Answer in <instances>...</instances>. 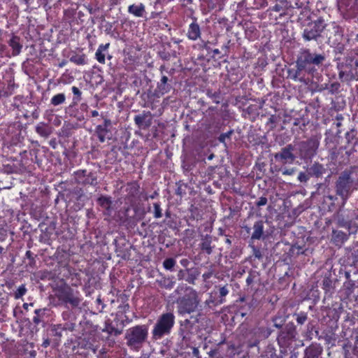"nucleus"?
Segmentation results:
<instances>
[{
    "label": "nucleus",
    "instance_id": "obj_9",
    "mask_svg": "<svg viewBox=\"0 0 358 358\" xmlns=\"http://www.w3.org/2000/svg\"><path fill=\"white\" fill-rule=\"evenodd\" d=\"M59 299L66 304L69 303L72 308L78 307L82 301L79 292L71 288L64 289L59 296Z\"/></svg>",
    "mask_w": 358,
    "mask_h": 358
},
{
    "label": "nucleus",
    "instance_id": "obj_61",
    "mask_svg": "<svg viewBox=\"0 0 358 358\" xmlns=\"http://www.w3.org/2000/svg\"><path fill=\"white\" fill-rule=\"evenodd\" d=\"M193 324H193V323H192V322H190V320H188V319L185 320L181 323V326H182V327H186V328H187V327H188V326H189V327H192V325H193Z\"/></svg>",
    "mask_w": 358,
    "mask_h": 358
},
{
    "label": "nucleus",
    "instance_id": "obj_62",
    "mask_svg": "<svg viewBox=\"0 0 358 358\" xmlns=\"http://www.w3.org/2000/svg\"><path fill=\"white\" fill-rule=\"evenodd\" d=\"M206 2L207 3V5H208V8L210 10H213V9H214L215 8V4L213 1V0H206Z\"/></svg>",
    "mask_w": 358,
    "mask_h": 358
},
{
    "label": "nucleus",
    "instance_id": "obj_52",
    "mask_svg": "<svg viewBox=\"0 0 358 358\" xmlns=\"http://www.w3.org/2000/svg\"><path fill=\"white\" fill-rule=\"evenodd\" d=\"M219 292L221 299H224V297L229 294V289L227 286L220 287Z\"/></svg>",
    "mask_w": 358,
    "mask_h": 358
},
{
    "label": "nucleus",
    "instance_id": "obj_11",
    "mask_svg": "<svg viewBox=\"0 0 358 358\" xmlns=\"http://www.w3.org/2000/svg\"><path fill=\"white\" fill-rule=\"evenodd\" d=\"M173 80L171 75H162L160 80L157 83L155 95L160 97L173 90Z\"/></svg>",
    "mask_w": 358,
    "mask_h": 358
},
{
    "label": "nucleus",
    "instance_id": "obj_8",
    "mask_svg": "<svg viewBox=\"0 0 358 358\" xmlns=\"http://www.w3.org/2000/svg\"><path fill=\"white\" fill-rule=\"evenodd\" d=\"M319 144V140L315 137L301 142L299 149L301 157L304 159L312 158L316 154Z\"/></svg>",
    "mask_w": 358,
    "mask_h": 358
},
{
    "label": "nucleus",
    "instance_id": "obj_24",
    "mask_svg": "<svg viewBox=\"0 0 358 358\" xmlns=\"http://www.w3.org/2000/svg\"><path fill=\"white\" fill-rule=\"evenodd\" d=\"M110 46V43H108L105 45L101 44L96 53H95V58L96 59L102 64H104L106 63V55L104 54V52L108 50V48Z\"/></svg>",
    "mask_w": 358,
    "mask_h": 358
},
{
    "label": "nucleus",
    "instance_id": "obj_59",
    "mask_svg": "<svg viewBox=\"0 0 358 358\" xmlns=\"http://www.w3.org/2000/svg\"><path fill=\"white\" fill-rule=\"evenodd\" d=\"M213 274V271H210L204 273L202 275V278H203L204 280H206L212 277Z\"/></svg>",
    "mask_w": 358,
    "mask_h": 358
},
{
    "label": "nucleus",
    "instance_id": "obj_47",
    "mask_svg": "<svg viewBox=\"0 0 358 358\" xmlns=\"http://www.w3.org/2000/svg\"><path fill=\"white\" fill-rule=\"evenodd\" d=\"M225 301V299H220L219 301H215V299H213L212 296H210L208 299H207L206 301V303L207 305H210V304H214L215 306H217V305H220V304H222Z\"/></svg>",
    "mask_w": 358,
    "mask_h": 358
},
{
    "label": "nucleus",
    "instance_id": "obj_49",
    "mask_svg": "<svg viewBox=\"0 0 358 358\" xmlns=\"http://www.w3.org/2000/svg\"><path fill=\"white\" fill-rule=\"evenodd\" d=\"M281 171L282 175L292 176L296 172V168H283Z\"/></svg>",
    "mask_w": 358,
    "mask_h": 358
},
{
    "label": "nucleus",
    "instance_id": "obj_13",
    "mask_svg": "<svg viewBox=\"0 0 358 358\" xmlns=\"http://www.w3.org/2000/svg\"><path fill=\"white\" fill-rule=\"evenodd\" d=\"M243 229H245L248 234H251V240H261L264 239V223L262 220H259L256 221L252 227L250 228L248 226H243Z\"/></svg>",
    "mask_w": 358,
    "mask_h": 358
},
{
    "label": "nucleus",
    "instance_id": "obj_38",
    "mask_svg": "<svg viewBox=\"0 0 358 358\" xmlns=\"http://www.w3.org/2000/svg\"><path fill=\"white\" fill-rule=\"evenodd\" d=\"M103 331L108 332L110 335L114 336H119L122 334V330H120L111 325L106 326Z\"/></svg>",
    "mask_w": 358,
    "mask_h": 358
},
{
    "label": "nucleus",
    "instance_id": "obj_15",
    "mask_svg": "<svg viewBox=\"0 0 358 358\" xmlns=\"http://www.w3.org/2000/svg\"><path fill=\"white\" fill-rule=\"evenodd\" d=\"M111 127V121L106 118L104 119L103 124H100L96 127V134L100 142L103 143L106 140L112 138Z\"/></svg>",
    "mask_w": 358,
    "mask_h": 358
},
{
    "label": "nucleus",
    "instance_id": "obj_5",
    "mask_svg": "<svg viewBox=\"0 0 358 358\" xmlns=\"http://www.w3.org/2000/svg\"><path fill=\"white\" fill-rule=\"evenodd\" d=\"M185 289L187 293L176 301L178 312L180 315L194 312L199 303L197 292L192 287H185Z\"/></svg>",
    "mask_w": 358,
    "mask_h": 358
},
{
    "label": "nucleus",
    "instance_id": "obj_46",
    "mask_svg": "<svg viewBox=\"0 0 358 358\" xmlns=\"http://www.w3.org/2000/svg\"><path fill=\"white\" fill-rule=\"evenodd\" d=\"M75 10L72 8L66 9L64 11V15L65 20H71L74 17L75 15Z\"/></svg>",
    "mask_w": 358,
    "mask_h": 358
},
{
    "label": "nucleus",
    "instance_id": "obj_6",
    "mask_svg": "<svg viewBox=\"0 0 358 358\" xmlns=\"http://www.w3.org/2000/svg\"><path fill=\"white\" fill-rule=\"evenodd\" d=\"M327 24L322 17L308 22L302 32V38L304 41H317L322 37V33L325 29Z\"/></svg>",
    "mask_w": 358,
    "mask_h": 358
},
{
    "label": "nucleus",
    "instance_id": "obj_64",
    "mask_svg": "<svg viewBox=\"0 0 358 358\" xmlns=\"http://www.w3.org/2000/svg\"><path fill=\"white\" fill-rule=\"evenodd\" d=\"M180 263L183 267L187 268L189 264V261L187 259H182Z\"/></svg>",
    "mask_w": 358,
    "mask_h": 358
},
{
    "label": "nucleus",
    "instance_id": "obj_50",
    "mask_svg": "<svg viewBox=\"0 0 358 358\" xmlns=\"http://www.w3.org/2000/svg\"><path fill=\"white\" fill-rule=\"evenodd\" d=\"M75 329V324L71 322H66L63 324L62 331H73Z\"/></svg>",
    "mask_w": 358,
    "mask_h": 358
},
{
    "label": "nucleus",
    "instance_id": "obj_7",
    "mask_svg": "<svg viewBox=\"0 0 358 358\" xmlns=\"http://www.w3.org/2000/svg\"><path fill=\"white\" fill-rule=\"evenodd\" d=\"M297 333L292 322L287 324L279 333L277 341L281 348H287L296 340Z\"/></svg>",
    "mask_w": 358,
    "mask_h": 358
},
{
    "label": "nucleus",
    "instance_id": "obj_14",
    "mask_svg": "<svg viewBox=\"0 0 358 358\" xmlns=\"http://www.w3.org/2000/svg\"><path fill=\"white\" fill-rule=\"evenodd\" d=\"M306 68L301 65L299 61L296 62V68L287 70V77L294 81H299L302 83H307L305 77Z\"/></svg>",
    "mask_w": 358,
    "mask_h": 358
},
{
    "label": "nucleus",
    "instance_id": "obj_34",
    "mask_svg": "<svg viewBox=\"0 0 358 358\" xmlns=\"http://www.w3.org/2000/svg\"><path fill=\"white\" fill-rule=\"evenodd\" d=\"M187 278H185V281L190 284H194L195 280L199 276V273L197 271H192L189 269V272H187Z\"/></svg>",
    "mask_w": 358,
    "mask_h": 358
},
{
    "label": "nucleus",
    "instance_id": "obj_12",
    "mask_svg": "<svg viewBox=\"0 0 358 358\" xmlns=\"http://www.w3.org/2000/svg\"><path fill=\"white\" fill-rule=\"evenodd\" d=\"M75 179L79 184L92 186L97 185L96 173L87 170H78L75 172Z\"/></svg>",
    "mask_w": 358,
    "mask_h": 358
},
{
    "label": "nucleus",
    "instance_id": "obj_22",
    "mask_svg": "<svg viewBox=\"0 0 358 358\" xmlns=\"http://www.w3.org/2000/svg\"><path fill=\"white\" fill-rule=\"evenodd\" d=\"M327 90L331 94H338L341 92V84L337 81L322 84L320 86L319 91Z\"/></svg>",
    "mask_w": 358,
    "mask_h": 358
},
{
    "label": "nucleus",
    "instance_id": "obj_2",
    "mask_svg": "<svg viewBox=\"0 0 358 358\" xmlns=\"http://www.w3.org/2000/svg\"><path fill=\"white\" fill-rule=\"evenodd\" d=\"M148 337V327L138 324L127 329L124 334L126 345L129 349L138 351L146 342Z\"/></svg>",
    "mask_w": 358,
    "mask_h": 358
},
{
    "label": "nucleus",
    "instance_id": "obj_51",
    "mask_svg": "<svg viewBox=\"0 0 358 358\" xmlns=\"http://www.w3.org/2000/svg\"><path fill=\"white\" fill-rule=\"evenodd\" d=\"M176 194L180 197H182L183 195H185V186L183 187L182 185H180L178 186L177 189H176Z\"/></svg>",
    "mask_w": 358,
    "mask_h": 358
},
{
    "label": "nucleus",
    "instance_id": "obj_27",
    "mask_svg": "<svg viewBox=\"0 0 358 358\" xmlns=\"http://www.w3.org/2000/svg\"><path fill=\"white\" fill-rule=\"evenodd\" d=\"M128 12L135 17H141L145 12V6L143 3L138 5L132 4L128 7Z\"/></svg>",
    "mask_w": 358,
    "mask_h": 358
},
{
    "label": "nucleus",
    "instance_id": "obj_1",
    "mask_svg": "<svg viewBox=\"0 0 358 358\" xmlns=\"http://www.w3.org/2000/svg\"><path fill=\"white\" fill-rule=\"evenodd\" d=\"M358 189V180L353 177V172L350 170L343 171L335 182V192L342 200L344 206L352 192Z\"/></svg>",
    "mask_w": 358,
    "mask_h": 358
},
{
    "label": "nucleus",
    "instance_id": "obj_29",
    "mask_svg": "<svg viewBox=\"0 0 358 358\" xmlns=\"http://www.w3.org/2000/svg\"><path fill=\"white\" fill-rule=\"evenodd\" d=\"M348 235L341 231H333V239L336 244L343 243L348 239Z\"/></svg>",
    "mask_w": 358,
    "mask_h": 358
},
{
    "label": "nucleus",
    "instance_id": "obj_30",
    "mask_svg": "<svg viewBox=\"0 0 358 358\" xmlns=\"http://www.w3.org/2000/svg\"><path fill=\"white\" fill-rule=\"evenodd\" d=\"M201 248L202 250L205 251L208 255H210L213 252V248L211 247V238L207 236L205 239L203 240L201 243Z\"/></svg>",
    "mask_w": 358,
    "mask_h": 358
},
{
    "label": "nucleus",
    "instance_id": "obj_28",
    "mask_svg": "<svg viewBox=\"0 0 358 358\" xmlns=\"http://www.w3.org/2000/svg\"><path fill=\"white\" fill-rule=\"evenodd\" d=\"M98 204L107 211V214L111 212L112 200L109 196H101L97 199Z\"/></svg>",
    "mask_w": 358,
    "mask_h": 358
},
{
    "label": "nucleus",
    "instance_id": "obj_37",
    "mask_svg": "<svg viewBox=\"0 0 358 358\" xmlns=\"http://www.w3.org/2000/svg\"><path fill=\"white\" fill-rule=\"evenodd\" d=\"M176 264L173 258H167L163 262V266L166 270L172 271Z\"/></svg>",
    "mask_w": 358,
    "mask_h": 358
},
{
    "label": "nucleus",
    "instance_id": "obj_35",
    "mask_svg": "<svg viewBox=\"0 0 358 358\" xmlns=\"http://www.w3.org/2000/svg\"><path fill=\"white\" fill-rule=\"evenodd\" d=\"M285 318L280 315H276L272 318L273 326L278 329H281L285 322Z\"/></svg>",
    "mask_w": 358,
    "mask_h": 358
},
{
    "label": "nucleus",
    "instance_id": "obj_45",
    "mask_svg": "<svg viewBox=\"0 0 358 358\" xmlns=\"http://www.w3.org/2000/svg\"><path fill=\"white\" fill-rule=\"evenodd\" d=\"M252 255L258 259H262L263 258V255L262 253V251L260 250V249L257 248V247L252 245Z\"/></svg>",
    "mask_w": 358,
    "mask_h": 358
},
{
    "label": "nucleus",
    "instance_id": "obj_33",
    "mask_svg": "<svg viewBox=\"0 0 358 358\" xmlns=\"http://www.w3.org/2000/svg\"><path fill=\"white\" fill-rule=\"evenodd\" d=\"M66 96L64 94L59 93L53 96L50 100L51 104L53 106H58L63 103L65 101Z\"/></svg>",
    "mask_w": 358,
    "mask_h": 358
},
{
    "label": "nucleus",
    "instance_id": "obj_4",
    "mask_svg": "<svg viewBox=\"0 0 358 358\" xmlns=\"http://www.w3.org/2000/svg\"><path fill=\"white\" fill-rule=\"evenodd\" d=\"M326 57L324 53L317 54L311 52L308 48H302L300 50L296 60L306 68L308 74H313L316 71L315 68L323 64Z\"/></svg>",
    "mask_w": 358,
    "mask_h": 358
},
{
    "label": "nucleus",
    "instance_id": "obj_19",
    "mask_svg": "<svg viewBox=\"0 0 358 358\" xmlns=\"http://www.w3.org/2000/svg\"><path fill=\"white\" fill-rule=\"evenodd\" d=\"M323 352V348L318 343H312L304 350L303 358H320Z\"/></svg>",
    "mask_w": 358,
    "mask_h": 358
},
{
    "label": "nucleus",
    "instance_id": "obj_54",
    "mask_svg": "<svg viewBox=\"0 0 358 358\" xmlns=\"http://www.w3.org/2000/svg\"><path fill=\"white\" fill-rule=\"evenodd\" d=\"M268 202L267 198L264 196H262L259 199V200L257 201L256 205L257 206H265Z\"/></svg>",
    "mask_w": 358,
    "mask_h": 358
},
{
    "label": "nucleus",
    "instance_id": "obj_18",
    "mask_svg": "<svg viewBox=\"0 0 358 358\" xmlns=\"http://www.w3.org/2000/svg\"><path fill=\"white\" fill-rule=\"evenodd\" d=\"M186 36L188 39L195 41L201 36V31L196 17L192 18V22L189 24Z\"/></svg>",
    "mask_w": 358,
    "mask_h": 358
},
{
    "label": "nucleus",
    "instance_id": "obj_43",
    "mask_svg": "<svg viewBox=\"0 0 358 358\" xmlns=\"http://www.w3.org/2000/svg\"><path fill=\"white\" fill-rule=\"evenodd\" d=\"M72 92L74 95L73 101L77 102V101H80L82 92L77 87H76V86L72 87Z\"/></svg>",
    "mask_w": 358,
    "mask_h": 358
},
{
    "label": "nucleus",
    "instance_id": "obj_32",
    "mask_svg": "<svg viewBox=\"0 0 358 358\" xmlns=\"http://www.w3.org/2000/svg\"><path fill=\"white\" fill-rule=\"evenodd\" d=\"M154 8L155 11L152 12V17H157L163 12L162 0H156L154 3Z\"/></svg>",
    "mask_w": 358,
    "mask_h": 358
},
{
    "label": "nucleus",
    "instance_id": "obj_63",
    "mask_svg": "<svg viewBox=\"0 0 358 358\" xmlns=\"http://www.w3.org/2000/svg\"><path fill=\"white\" fill-rule=\"evenodd\" d=\"M25 256L27 259H29L31 262H34V258L33 257V253L30 250H27L26 252Z\"/></svg>",
    "mask_w": 358,
    "mask_h": 358
},
{
    "label": "nucleus",
    "instance_id": "obj_40",
    "mask_svg": "<svg viewBox=\"0 0 358 358\" xmlns=\"http://www.w3.org/2000/svg\"><path fill=\"white\" fill-rule=\"evenodd\" d=\"M154 217L155 218H160L162 217V210L159 203H154Z\"/></svg>",
    "mask_w": 358,
    "mask_h": 358
},
{
    "label": "nucleus",
    "instance_id": "obj_26",
    "mask_svg": "<svg viewBox=\"0 0 358 358\" xmlns=\"http://www.w3.org/2000/svg\"><path fill=\"white\" fill-rule=\"evenodd\" d=\"M36 131L41 136L48 138L52 134V129L46 124L40 122L36 127Z\"/></svg>",
    "mask_w": 358,
    "mask_h": 358
},
{
    "label": "nucleus",
    "instance_id": "obj_60",
    "mask_svg": "<svg viewBox=\"0 0 358 358\" xmlns=\"http://www.w3.org/2000/svg\"><path fill=\"white\" fill-rule=\"evenodd\" d=\"M353 352L354 354L358 355V336L355 337Z\"/></svg>",
    "mask_w": 358,
    "mask_h": 358
},
{
    "label": "nucleus",
    "instance_id": "obj_31",
    "mask_svg": "<svg viewBox=\"0 0 358 358\" xmlns=\"http://www.w3.org/2000/svg\"><path fill=\"white\" fill-rule=\"evenodd\" d=\"M70 62L76 64V65H85L87 64L86 55L85 54L81 55H73L70 57Z\"/></svg>",
    "mask_w": 358,
    "mask_h": 358
},
{
    "label": "nucleus",
    "instance_id": "obj_44",
    "mask_svg": "<svg viewBox=\"0 0 358 358\" xmlns=\"http://www.w3.org/2000/svg\"><path fill=\"white\" fill-rule=\"evenodd\" d=\"M296 316V320L298 324H303L307 320V314L306 313H300L299 314H294Z\"/></svg>",
    "mask_w": 358,
    "mask_h": 358
},
{
    "label": "nucleus",
    "instance_id": "obj_3",
    "mask_svg": "<svg viewBox=\"0 0 358 358\" xmlns=\"http://www.w3.org/2000/svg\"><path fill=\"white\" fill-rule=\"evenodd\" d=\"M176 317L171 312L160 315L155 323L152 330V339L158 341L166 336L170 335L175 324Z\"/></svg>",
    "mask_w": 358,
    "mask_h": 358
},
{
    "label": "nucleus",
    "instance_id": "obj_17",
    "mask_svg": "<svg viewBox=\"0 0 358 358\" xmlns=\"http://www.w3.org/2000/svg\"><path fill=\"white\" fill-rule=\"evenodd\" d=\"M251 334L254 336L255 338L249 340L248 342V346L250 348L257 346L262 338L268 337L271 334V331L264 327H256L252 330Z\"/></svg>",
    "mask_w": 358,
    "mask_h": 358
},
{
    "label": "nucleus",
    "instance_id": "obj_56",
    "mask_svg": "<svg viewBox=\"0 0 358 358\" xmlns=\"http://www.w3.org/2000/svg\"><path fill=\"white\" fill-rule=\"evenodd\" d=\"M50 0H38V2L41 6L45 8L46 11L51 8V7L48 5V3Z\"/></svg>",
    "mask_w": 358,
    "mask_h": 358
},
{
    "label": "nucleus",
    "instance_id": "obj_25",
    "mask_svg": "<svg viewBox=\"0 0 358 358\" xmlns=\"http://www.w3.org/2000/svg\"><path fill=\"white\" fill-rule=\"evenodd\" d=\"M157 282L159 286L162 288L166 289H171L173 288L176 282L174 280V277H162L161 279L157 280Z\"/></svg>",
    "mask_w": 358,
    "mask_h": 358
},
{
    "label": "nucleus",
    "instance_id": "obj_57",
    "mask_svg": "<svg viewBox=\"0 0 358 358\" xmlns=\"http://www.w3.org/2000/svg\"><path fill=\"white\" fill-rule=\"evenodd\" d=\"M322 285L324 287V289H325L327 291L329 290L330 287H331V282L329 279L325 278L324 279L322 282Z\"/></svg>",
    "mask_w": 358,
    "mask_h": 358
},
{
    "label": "nucleus",
    "instance_id": "obj_10",
    "mask_svg": "<svg viewBox=\"0 0 358 358\" xmlns=\"http://www.w3.org/2000/svg\"><path fill=\"white\" fill-rule=\"evenodd\" d=\"M293 151L294 146L292 144H289L282 148L280 152H276L274 155V159L275 162H280L283 165L292 164L296 159Z\"/></svg>",
    "mask_w": 358,
    "mask_h": 358
},
{
    "label": "nucleus",
    "instance_id": "obj_55",
    "mask_svg": "<svg viewBox=\"0 0 358 358\" xmlns=\"http://www.w3.org/2000/svg\"><path fill=\"white\" fill-rule=\"evenodd\" d=\"M47 308H38L34 310L36 316L43 317Z\"/></svg>",
    "mask_w": 358,
    "mask_h": 358
},
{
    "label": "nucleus",
    "instance_id": "obj_21",
    "mask_svg": "<svg viewBox=\"0 0 358 358\" xmlns=\"http://www.w3.org/2000/svg\"><path fill=\"white\" fill-rule=\"evenodd\" d=\"M8 43L12 49L13 56H17L20 54L23 46L19 36L13 35Z\"/></svg>",
    "mask_w": 358,
    "mask_h": 358
},
{
    "label": "nucleus",
    "instance_id": "obj_53",
    "mask_svg": "<svg viewBox=\"0 0 358 358\" xmlns=\"http://www.w3.org/2000/svg\"><path fill=\"white\" fill-rule=\"evenodd\" d=\"M232 132V131H229L228 132L222 134L218 138L219 141L222 143H224L226 138H229L230 137Z\"/></svg>",
    "mask_w": 358,
    "mask_h": 358
},
{
    "label": "nucleus",
    "instance_id": "obj_16",
    "mask_svg": "<svg viewBox=\"0 0 358 358\" xmlns=\"http://www.w3.org/2000/svg\"><path fill=\"white\" fill-rule=\"evenodd\" d=\"M331 27L335 36H336V39L331 43V45L334 48L336 53L343 54L345 50V46L343 43L339 41V40L343 36V29L335 22L331 23Z\"/></svg>",
    "mask_w": 358,
    "mask_h": 358
},
{
    "label": "nucleus",
    "instance_id": "obj_58",
    "mask_svg": "<svg viewBox=\"0 0 358 358\" xmlns=\"http://www.w3.org/2000/svg\"><path fill=\"white\" fill-rule=\"evenodd\" d=\"M130 192L131 193L132 195H134L135 194H137L139 189V186L137 184L134 183L130 185Z\"/></svg>",
    "mask_w": 358,
    "mask_h": 358
},
{
    "label": "nucleus",
    "instance_id": "obj_20",
    "mask_svg": "<svg viewBox=\"0 0 358 358\" xmlns=\"http://www.w3.org/2000/svg\"><path fill=\"white\" fill-rule=\"evenodd\" d=\"M306 169L310 177L316 178L322 177V176L327 172V169L324 166L317 162H315Z\"/></svg>",
    "mask_w": 358,
    "mask_h": 358
},
{
    "label": "nucleus",
    "instance_id": "obj_36",
    "mask_svg": "<svg viewBox=\"0 0 358 358\" xmlns=\"http://www.w3.org/2000/svg\"><path fill=\"white\" fill-rule=\"evenodd\" d=\"M27 292L25 285H20L14 292V298L19 299L22 298Z\"/></svg>",
    "mask_w": 358,
    "mask_h": 358
},
{
    "label": "nucleus",
    "instance_id": "obj_42",
    "mask_svg": "<svg viewBox=\"0 0 358 358\" xmlns=\"http://www.w3.org/2000/svg\"><path fill=\"white\" fill-rule=\"evenodd\" d=\"M338 77L340 79H341L343 80H346V81H350L352 79H354V78H355V76H353L352 73H351V74L346 73L345 71H341L339 72Z\"/></svg>",
    "mask_w": 358,
    "mask_h": 358
},
{
    "label": "nucleus",
    "instance_id": "obj_41",
    "mask_svg": "<svg viewBox=\"0 0 358 358\" xmlns=\"http://www.w3.org/2000/svg\"><path fill=\"white\" fill-rule=\"evenodd\" d=\"M310 176L309 175V173L308 171H306V172H300L298 175V180L301 182H307L309 179L310 178Z\"/></svg>",
    "mask_w": 358,
    "mask_h": 358
},
{
    "label": "nucleus",
    "instance_id": "obj_39",
    "mask_svg": "<svg viewBox=\"0 0 358 358\" xmlns=\"http://www.w3.org/2000/svg\"><path fill=\"white\" fill-rule=\"evenodd\" d=\"M259 276V273L257 271H250L246 278V283L248 285H251L256 278Z\"/></svg>",
    "mask_w": 358,
    "mask_h": 358
},
{
    "label": "nucleus",
    "instance_id": "obj_48",
    "mask_svg": "<svg viewBox=\"0 0 358 358\" xmlns=\"http://www.w3.org/2000/svg\"><path fill=\"white\" fill-rule=\"evenodd\" d=\"M189 268H187L185 270H182V269H180L178 273V278L179 280H185V278H187V272H189Z\"/></svg>",
    "mask_w": 358,
    "mask_h": 358
},
{
    "label": "nucleus",
    "instance_id": "obj_23",
    "mask_svg": "<svg viewBox=\"0 0 358 358\" xmlns=\"http://www.w3.org/2000/svg\"><path fill=\"white\" fill-rule=\"evenodd\" d=\"M136 124L142 129H145L151 124V117L146 113L136 115L134 118Z\"/></svg>",
    "mask_w": 358,
    "mask_h": 358
}]
</instances>
